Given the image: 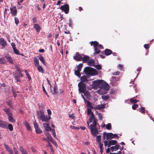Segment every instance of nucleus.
I'll return each instance as SVG.
<instances>
[{
	"mask_svg": "<svg viewBox=\"0 0 154 154\" xmlns=\"http://www.w3.org/2000/svg\"><path fill=\"white\" fill-rule=\"evenodd\" d=\"M84 72L87 75L94 76L97 74L96 70L92 67L87 66L84 69Z\"/></svg>",
	"mask_w": 154,
	"mask_h": 154,
	"instance_id": "f257e3e1",
	"label": "nucleus"
},
{
	"mask_svg": "<svg viewBox=\"0 0 154 154\" xmlns=\"http://www.w3.org/2000/svg\"><path fill=\"white\" fill-rule=\"evenodd\" d=\"M78 86L79 92L83 93L86 91V85L85 83L79 82L78 84Z\"/></svg>",
	"mask_w": 154,
	"mask_h": 154,
	"instance_id": "f03ea898",
	"label": "nucleus"
},
{
	"mask_svg": "<svg viewBox=\"0 0 154 154\" xmlns=\"http://www.w3.org/2000/svg\"><path fill=\"white\" fill-rule=\"evenodd\" d=\"M60 9L63 11H64L65 13L67 14L69 11V6L68 4H66L63 5L61 6Z\"/></svg>",
	"mask_w": 154,
	"mask_h": 154,
	"instance_id": "7ed1b4c3",
	"label": "nucleus"
},
{
	"mask_svg": "<svg viewBox=\"0 0 154 154\" xmlns=\"http://www.w3.org/2000/svg\"><path fill=\"white\" fill-rule=\"evenodd\" d=\"M102 80H97L94 81L93 82V84H92V87L94 88H96L97 87L100 86L103 84Z\"/></svg>",
	"mask_w": 154,
	"mask_h": 154,
	"instance_id": "20e7f679",
	"label": "nucleus"
},
{
	"mask_svg": "<svg viewBox=\"0 0 154 154\" xmlns=\"http://www.w3.org/2000/svg\"><path fill=\"white\" fill-rule=\"evenodd\" d=\"M88 126L92 135L96 136V134L98 133V131L96 127L93 126L92 125H90V126Z\"/></svg>",
	"mask_w": 154,
	"mask_h": 154,
	"instance_id": "39448f33",
	"label": "nucleus"
},
{
	"mask_svg": "<svg viewBox=\"0 0 154 154\" xmlns=\"http://www.w3.org/2000/svg\"><path fill=\"white\" fill-rule=\"evenodd\" d=\"M115 137L118 139L119 137L116 134H113L112 133H108L106 134V139L108 140H109L112 138H114Z\"/></svg>",
	"mask_w": 154,
	"mask_h": 154,
	"instance_id": "423d86ee",
	"label": "nucleus"
},
{
	"mask_svg": "<svg viewBox=\"0 0 154 154\" xmlns=\"http://www.w3.org/2000/svg\"><path fill=\"white\" fill-rule=\"evenodd\" d=\"M82 54H80L79 52L76 53L75 55L73 57V59L76 61H81L82 58Z\"/></svg>",
	"mask_w": 154,
	"mask_h": 154,
	"instance_id": "0eeeda50",
	"label": "nucleus"
},
{
	"mask_svg": "<svg viewBox=\"0 0 154 154\" xmlns=\"http://www.w3.org/2000/svg\"><path fill=\"white\" fill-rule=\"evenodd\" d=\"M81 82H80L84 83V82H88L89 80L87 78H89L88 75H84L81 77L80 76Z\"/></svg>",
	"mask_w": 154,
	"mask_h": 154,
	"instance_id": "6e6552de",
	"label": "nucleus"
},
{
	"mask_svg": "<svg viewBox=\"0 0 154 154\" xmlns=\"http://www.w3.org/2000/svg\"><path fill=\"white\" fill-rule=\"evenodd\" d=\"M51 116L48 117L47 115H44L40 119L42 122H48L51 119Z\"/></svg>",
	"mask_w": 154,
	"mask_h": 154,
	"instance_id": "1a4fd4ad",
	"label": "nucleus"
},
{
	"mask_svg": "<svg viewBox=\"0 0 154 154\" xmlns=\"http://www.w3.org/2000/svg\"><path fill=\"white\" fill-rule=\"evenodd\" d=\"M82 61L83 63H87L88 62L89 60H90V57L88 56L85 55L84 54H82Z\"/></svg>",
	"mask_w": 154,
	"mask_h": 154,
	"instance_id": "9d476101",
	"label": "nucleus"
},
{
	"mask_svg": "<svg viewBox=\"0 0 154 154\" xmlns=\"http://www.w3.org/2000/svg\"><path fill=\"white\" fill-rule=\"evenodd\" d=\"M15 67L17 71L20 74V76L22 77H23V75L22 74V72H23V70L20 68V67L18 65H15Z\"/></svg>",
	"mask_w": 154,
	"mask_h": 154,
	"instance_id": "9b49d317",
	"label": "nucleus"
},
{
	"mask_svg": "<svg viewBox=\"0 0 154 154\" xmlns=\"http://www.w3.org/2000/svg\"><path fill=\"white\" fill-rule=\"evenodd\" d=\"M5 57L7 59L8 61L11 64L14 63V60L8 54H7L5 56Z\"/></svg>",
	"mask_w": 154,
	"mask_h": 154,
	"instance_id": "f8f14e48",
	"label": "nucleus"
},
{
	"mask_svg": "<svg viewBox=\"0 0 154 154\" xmlns=\"http://www.w3.org/2000/svg\"><path fill=\"white\" fill-rule=\"evenodd\" d=\"M4 146L6 150L8 151L10 154H14L12 149L8 146L6 144H4Z\"/></svg>",
	"mask_w": 154,
	"mask_h": 154,
	"instance_id": "ddd939ff",
	"label": "nucleus"
},
{
	"mask_svg": "<svg viewBox=\"0 0 154 154\" xmlns=\"http://www.w3.org/2000/svg\"><path fill=\"white\" fill-rule=\"evenodd\" d=\"M105 104L96 105L94 107V110H96V109L101 110L104 109L105 107Z\"/></svg>",
	"mask_w": 154,
	"mask_h": 154,
	"instance_id": "4468645a",
	"label": "nucleus"
},
{
	"mask_svg": "<svg viewBox=\"0 0 154 154\" xmlns=\"http://www.w3.org/2000/svg\"><path fill=\"white\" fill-rule=\"evenodd\" d=\"M0 127L3 128H7V123L6 122L0 120Z\"/></svg>",
	"mask_w": 154,
	"mask_h": 154,
	"instance_id": "2eb2a0df",
	"label": "nucleus"
},
{
	"mask_svg": "<svg viewBox=\"0 0 154 154\" xmlns=\"http://www.w3.org/2000/svg\"><path fill=\"white\" fill-rule=\"evenodd\" d=\"M10 9L11 14H12V16H16L17 13V11L16 8V7H13V8H11Z\"/></svg>",
	"mask_w": 154,
	"mask_h": 154,
	"instance_id": "dca6fc26",
	"label": "nucleus"
},
{
	"mask_svg": "<svg viewBox=\"0 0 154 154\" xmlns=\"http://www.w3.org/2000/svg\"><path fill=\"white\" fill-rule=\"evenodd\" d=\"M45 133L48 139L49 140L51 141L53 143H54V139L49 133L46 131L45 132Z\"/></svg>",
	"mask_w": 154,
	"mask_h": 154,
	"instance_id": "f3484780",
	"label": "nucleus"
},
{
	"mask_svg": "<svg viewBox=\"0 0 154 154\" xmlns=\"http://www.w3.org/2000/svg\"><path fill=\"white\" fill-rule=\"evenodd\" d=\"M37 113L38 117L39 119L45 115L44 111L43 110H40L39 111H37Z\"/></svg>",
	"mask_w": 154,
	"mask_h": 154,
	"instance_id": "a211bd4d",
	"label": "nucleus"
},
{
	"mask_svg": "<svg viewBox=\"0 0 154 154\" xmlns=\"http://www.w3.org/2000/svg\"><path fill=\"white\" fill-rule=\"evenodd\" d=\"M14 77L15 79L17 82H21L20 78H22L19 73L18 74L17 72H16L14 75Z\"/></svg>",
	"mask_w": 154,
	"mask_h": 154,
	"instance_id": "6ab92c4d",
	"label": "nucleus"
},
{
	"mask_svg": "<svg viewBox=\"0 0 154 154\" xmlns=\"http://www.w3.org/2000/svg\"><path fill=\"white\" fill-rule=\"evenodd\" d=\"M0 43L2 46L5 48L7 45V43L6 41L3 38H0Z\"/></svg>",
	"mask_w": 154,
	"mask_h": 154,
	"instance_id": "aec40b11",
	"label": "nucleus"
},
{
	"mask_svg": "<svg viewBox=\"0 0 154 154\" xmlns=\"http://www.w3.org/2000/svg\"><path fill=\"white\" fill-rule=\"evenodd\" d=\"M4 111L5 112V113L9 116L11 115H12V113L11 112V110L9 108H5L3 109Z\"/></svg>",
	"mask_w": 154,
	"mask_h": 154,
	"instance_id": "412c9836",
	"label": "nucleus"
},
{
	"mask_svg": "<svg viewBox=\"0 0 154 154\" xmlns=\"http://www.w3.org/2000/svg\"><path fill=\"white\" fill-rule=\"evenodd\" d=\"M45 130L47 131H51V129L48 123H44L43 124Z\"/></svg>",
	"mask_w": 154,
	"mask_h": 154,
	"instance_id": "4be33fe9",
	"label": "nucleus"
},
{
	"mask_svg": "<svg viewBox=\"0 0 154 154\" xmlns=\"http://www.w3.org/2000/svg\"><path fill=\"white\" fill-rule=\"evenodd\" d=\"M95 119V117L93 113H92V114H91V116L89 117V121L87 122L88 125L89 126V123L91 122H92L93 120Z\"/></svg>",
	"mask_w": 154,
	"mask_h": 154,
	"instance_id": "5701e85b",
	"label": "nucleus"
},
{
	"mask_svg": "<svg viewBox=\"0 0 154 154\" xmlns=\"http://www.w3.org/2000/svg\"><path fill=\"white\" fill-rule=\"evenodd\" d=\"M117 143V142L116 140H112L109 141L108 142V147H109L111 145H113L116 144Z\"/></svg>",
	"mask_w": 154,
	"mask_h": 154,
	"instance_id": "b1692460",
	"label": "nucleus"
},
{
	"mask_svg": "<svg viewBox=\"0 0 154 154\" xmlns=\"http://www.w3.org/2000/svg\"><path fill=\"white\" fill-rule=\"evenodd\" d=\"M87 63L88 65L90 66H94L95 62L92 59L89 60Z\"/></svg>",
	"mask_w": 154,
	"mask_h": 154,
	"instance_id": "393cba45",
	"label": "nucleus"
},
{
	"mask_svg": "<svg viewBox=\"0 0 154 154\" xmlns=\"http://www.w3.org/2000/svg\"><path fill=\"white\" fill-rule=\"evenodd\" d=\"M104 53L106 55L108 56L112 53V51L111 50L106 49L104 51Z\"/></svg>",
	"mask_w": 154,
	"mask_h": 154,
	"instance_id": "a878e982",
	"label": "nucleus"
},
{
	"mask_svg": "<svg viewBox=\"0 0 154 154\" xmlns=\"http://www.w3.org/2000/svg\"><path fill=\"white\" fill-rule=\"evenodd\" d=\"M34 28L36 29L37 32H39L41 30V28L38 24H35L33 26Z\"/></svg>",
	"mask_w": 154,
	"mask_h": 154,
	"instance_id": "bb28decb",
	"label": "nucleus"
},
{
	"mask_svg": "<svg viewBox=\"0 0 154 154\" xmlns=\"http://www.w3.org/2000/svg\"><path fill=\"white\" fill-rule=\"evenodd\" d=\"M91 45H93L95 48H96L99 45V43L97 41H91L90 42Z\"/></svg>",
	"mask_w": 154,
	"mask_h": 154,
	"instance_id": "cd10ccee",
	"label": "nucleus"
},
{
	"mask_svg": "<svg viewBox=\"0 0 154 154\" xmlns=\"http://www.w3.org/2000/svg\"><path fill=\"white\" fill-rule=\"evenodd\" d=\"M130 101L131 103L134 104L138 102L139 100H136L135 97H133L130 99Z\"/></svg>",
	"mask_w": 154,
	"mask_h": 154,
	"instance_id": "c85d7f7f",
	"label": "nucleus"
},
{
	"mask_svg": "<svg viewBox=\"0 0 154 154\" xmlns=\"http://www.w3.org/2000/svg\"><path fill=\"white\" fill-rule=\"evenodd\" d=\"M23 124L26 126V128L28 130H30L31 128L28 122H27L26 121H25V122H24Z\"/></svg>",
	"mask_w": 154,
	"mask_h": 154,
	"instance_id": "c756f323",
	"label": "nucleus"
},
{
	"mask_svg": "<svg viewBox=\"0 0 154 154\" xmlns=\"http://www.w3.org/2000/svg\"><path fill=\"white\" fill-rule=\"evenodd\" d=\"M58 92L57 87L56 85H54V90L52 94H56Z\"/></svg>",
	"mask_w": 154,
	"mask_h": 154,
	"instance_id": "7c9ffc66",
	"label": "nucleus"
},
{
	"mask_svg": "<svg viewBox=\"0 0 154 154\" xmlns=\"http://www.w3.org/2000/svg\"><path fill=\"white\" fill-rule=\"evenodd\" d=\"M87 103V104L86 106L87 107L91 109H94V107L92 106L91 103L88 100L86 101Z\"/></svg>",
	"mask_w": 154,
	"mask_h": 154,
	"instance_id": "2f4dec72",
	"label": "nucleus"
},
{
	"mask_svg": "<svg viewBox=\"0 0 154 154\" xmlns=\"http://www.w3.org/2000/svg\"><path fill=\"white\" fill-rule=\"evenodd\" d=\"M74 71L75 75L79 77H80L81 75L80 73V71L75 69H74Z\"/></svg>",
	"mask_w": 154,
	"mask_h": 154,
	"instance_id": "473e14b6",
	"label": "nucleus"
},
{
	"mask_svg": "<svg viewBox=\"0 0 154 154\" xmlns=\"http://www.w3.org/2000/svg\"><path fill=\"white\" fill-rule=\"evenodd\" d=\"M94 51H95L93 53L94 56H95L96 54H98L100 52V51L97 48H94Z\"/></svg>",
	"mask_w": 154,
	"mask_h": 154,
	"instance_id": "72a5a7b5",
	"label": "nucleus"
},
{
	"mask_svg": "<svg viewBox=\"0 0 154 154\" xmlns=\"http://www.w3.org/2000/svg\"><path fill=\"white\" fill-rule=\"evenodd\" d=\"M20 150L22 154H28L26 151L22 146L20 147Z\"/></svg>",
	"mask_w": 154,
	"mask_h": 154,
	"instance_id": "f704fd0d",
	"label": "nucleus"
},
{
	"mask_svg": "<svg viewBox=\"0 0 154 154\" xmlns=\"http://www.w3.org/2000/svg\"><path fill=\"white\" fill-rule=\"evenodd\" d=\"M8 120L11 122H13L15 121V120L12 117V115H11L8 116Z\"/></svg>",
	"mask_w": 154,
	"mask_h": 154,
	"instance_id": "c9c22d12",
	"label": "nucleus"
},
{
	"mask_svg": "<svg viewBox=\"0 0 154 154\" xmlns=\"http://www.w3.org/2000/svg\"><path fill=\"white\" fill-rule=\"evenodd\" d=\"M34 62L35 66H39V61L37 59L35 58L34 59Z\"/></svg>",
	"mask_w": 154,
	"mask_h": 154,
	"instance_id": "e433bc0d",
	"label": "nucleus"
},
{
	"mask_svg": "<svg viewBox=\"0 0 154 154\" xmlns=\"http://www.w3.org/2000/svg\"><path fill=\"white\" fill-rule=\"evenodd\" d=\"M83 66V64L82 63H81L79 64L77 67V70L80 71Z\"/></svg>",
	"mask_w": 154,
	"mask_h": 154,
	"instance_id": "4c0bfd02",
	"label": "nucleus"
},
{
	"mask_svg": "<svg viewBox=\"0 0 154 154\" xmlns=\"http://www.w3.org/2000/svg\"><path fill=\"white\" fill-rule=\"evenodd\" d=\"M5 60L4 57L0 58V63L1 64H5Z\"/></svg>",
	"mask_w": 154,
	"mask_h": 154,
	"instance_id": "58836bf2",
	"label": "nucleus"
},
{
	"mask_svg": "<svg viewBox=\"0 0 154 154\" xmlns=\"http://www.w3.org/2000/svg\"><path fill=\"white\" fill-rule=\"evenodd\" d=\"M37 69L39 72H40L42 73H43V69L41 66H38L37 67Z\"/></svg>",
	"mask_w": 154,
	"mask_h": 154,
	"instance_id": "ea45409f",
	"label": "nucleus"
},
{
	"mask_svg": "<svg viewBox=\"0 0 154 154\" xmlns=\"http://www.w3.org/2000/svg\"><path fill=\"white\" fill-rule=\"evenodd\" d=\"M139 112L144 114L145 113V108L144 107H141L139 109Z\"/></svg>",
	"mask_w": 154,
	"mask_h": 154,
	"instance_id": "a19ab883",
	"label": "nucleus"
},
{
	"mask_svg": "<svg viewBox=\"0 0 154 154\" xmlns=\"http://www.w3.org/2000/svg\"><path fill=\"white\" fill-rule=\"evenodd\" d=\"M106 128L108 130H110L112 128L111 124V123H108L106 125Z\"/></svg>",
	"mask_w": 154,
	"mask_h": 154,
	"instance_id": "79ce46f5",
	"label": "nucleus"
},
{
	"mask_svg": "<svg viewBox=\"0 0 154 154\" xmlns=\"http://www.w3.org/2000/svg\"><path fill=\"white\" fill-rule=\"evenodd\" d=\"M96 139L97 141L99 143H101V136L100 135L97 136Z\"/></svg>",
	"mask_w": 154,
	"mask_h": 154,
	"instance_id": "37998d69",
	"label": "nucleus"
},
{
	"mask_svg": "<svg viewBox=\"0 0 154 154\" xmlns=\"http://www.w3.org/2000/svg\"><path fill=\"white\" fill-rule=\"evenodd\" d=\"M36 132L37 134H41L42 132V131L40 128H38L36 129H35Z\"/></svg>",
	"mask_w": 154,
	"mask_h": 154,
	"instance_id": "c03bdc74",
	"label": "nucleus"
},
{
	"mask_svg": "<svg viewBox=\"0 0 154 154\" xmlns=\"http://www.w3.org/2000/svg\"><path fill=\"white\" fill-rule=\"evenodd\" d=\"M14 53L17 54L19 55L20 54V53H19V51L16 48H14V49H13Z\"/></svg>",
	"mask_w": 154,
	"mask_h": 154,
	"instance_id": "a18cd8bd",
	"label": "nucleus"
},
{
	"mask_svg": "<svg viewBox=\"0 0 154 154\" xmlns=\"http://www.w3.org/2000/svg\"><path fill=\"white\" fill-rule=\"evenodd\" d=\"M97 121V120L96 119H94L93 121V124H91L90 125H92L94 127H96Z\"/></svg>",
	"mask_w": 154,
	"mask_h": 154,
	"instance_id": "49530a36",
	"label": "nucleus"
},
{
	"mask_svg": "<svg viewBox=\"0 0 154 154\" xmlns=\"http://www.w3.org/2000/svg\"><path fill=\"white\" fill-rule=\"evenodd\" d=\"M101 97L102 98L105 100H106L109 98V97L108 96L104 95L102 96Z\"/></svg>",
	"mask_w": 154,
	"mask_h": 154,
	"instance_id": "de8ad7c7",
	"label": "nucleus"
},
{
	"mask_svg": "<svg viewBox=\"0 0 154 154\" xmlns=\"http://www.w3.org/2000/svg\"><path fill=\"white\" fill-rule=\"evenodd\" d=\"M25 72L26 75V76L27 77L28 79L29 80H31V78L30 77V76L28 72L26 70L25 71Z\"/></svg>",
	"mask_w": 154,
	"mask_h": 154,
	"instance_id": "09e8293b",
	"label": "nucleus"
},
{
	"mask_svg": "<svg viewBox=\"0 0 154 154\" xmlns=\"http://www.w3.org/2000/svg\"><path fill=\"white\" fill-rule=\"evenodd\" d=\"M52 132L53 135L54 136V137L56 139H57V137L56 136V132L54 129H52Z\"/></svg>",
	"mask_w": 154,
	"mask_h": 154,
	"instance_id": "8fccbe9b",
	"label": "nucleus"
},
{
	"mask_svg": "<svg viewBox=\"0 0 154 154\" xmlns=\"http://www.w3.org/2000/svg\"><path fill=\"white\" fill-rule=\"evenodd\" d=\"M87 111V114L89 115H90L92 114V113H93L91 111V110L90 108H88Z\"/></svg>",
	"mask_w": 154,
	"mask_h": 154,
	"instance_id": "3c124183",
	"label": "nucleus"
},
{
	"mask_svg": "<svg viewBox=\"0 0 154 154\" xmlns=\"http://www.w3.org/2000/svg\"><path fill=\"white\" fill-rule=\"evenodd\" d=\"M138 107V105L137 104H134L132 106V109L133 110H135Z\"/></svg>",
	"mask_w": 154,
	"mask_h": 154,
	"instance_id": "603ef678",
	"label": "nucleus"
},
{
	"mask_svg": "<svg viewBox=\"0 0 154 154\" xmlns=\"http://www.w3.org/2000/svg\"><path fill=\"white\" fill-rule=\"evenodd\" d=\"M94 67L98 70H99L101 69V66L99 64L95 65Z\"/></svg>",
	"mask_w": 154,
	"mask_h": 154,
	"instance_id": "864d4df0",
	"label": "nucleus"
},
{
	"mask_svg": "<svg viewBox=\"0 0 154 154\" xmlns=\"http://www.w3.org/2000/svg\"><path fill=\"white\" fill-rule=\"evenodd\" d=\"M112 80L111 82H116V81L118 80L117 78H116L114 76H112Z\"/></svg>",
	"mask_w": 154,
	"mask_h": 154,
	"instance_id": "5fc2aeb1",
	"label": "nucleus"
},
{
	"mask_svg": "<svg viewBox=\"0 0 154 154\" xmlns=\"http://www.w3.org/2000/svg\"><path fill=\"white\" fill-rule=\"evenodd\" d=\"M42 87L43 91L45 93V94L47 95V96L48 97H49V95H48V93H47L46 90H45V87H44V86L43 85H42Z\"/></svg>",
	"mask_w": 154,
	"mask_h": 154,
	"instance_id": "6e6d98bb",
	"label": "nucleus"
},
{
	"mask_svg": "<svg viewBox=\"0 0 154 154\" xmlns=\"http://www.w3.org/2000/svg\"><path fill=\"white\" fill-rule=\"evenodd\" d=\"M8 128L11 131H13V127L12 125L10 124H9L8 125Z\"/></svg>",
	"mask_w": 154,
	"mask_h": 154,
	"instance_id": "4d7b16f0",
	"label": "nucleus"
},
{
	"mask_svg": "<svg viewBox=\"0 0 154 154\" xmlns=\"http://www.w3.org/2000/svg\"><path fill=\"white\" fill-rule=\"evenodd\" d=\"M34 125L35 129H36L38 127V124L35 121L34 122Z\"/></svg>",
	"mask_w": 154,
	"mask_h": 154,
	"instance_id": "13d9d810",
	"label": "nucleus"
},
{
	"mask_svg": "<svg viewBox=\"0 0 154 154\" xmlns=\"http://www.w3.org/2000/svg\"><path fill=\"white\" fill-rule=\"evenodd\" d=\"M39 60H40L41 61V62L43 63H44L45 62V60L44 59V57L42 56H41L40 57H39Z\"/></svg>",
	"mask_w": 154,
	"mask_h": 154,
	"instance_id": "bf43d9fd",
	"label": "nucleus"
},
{
	"mask_svg": "<svg viewBox=\"0 0 154 154\" xmlns=\"http://www.w3.org/2000/svg\"><path fill=\"white\" fill-rule=\"evenodd\" d=\"M14 20H15V23L17 25L19 23V20L17 18L15 17L14 18Z\"/></svg>",
	"mask_w": 154,
	"mask_h": 154,
	"instance_id": "052dcab7",
	"label": "nucleus"
},
{
	"mask_svg": "<svg viewBox=\"0 0 154 154\" xmlns=\"http://www.w3.org/2000/svg\"><path fill=\"white\" fill-rule=\"evenodd\" d=\"M103 87H104V88L107 90H109L110 88V87L108 84L105 85H103Z\"/></svg>",
	"mask_w": 154,
	"mask_h": 154,
	"instance_id": "680f3d73",
	"label": "nucleus"
},
{
	"mask_svg": "<svg viewBox=\"0 0 154 154\" xmlns=\"http://www.w3.org/2000/svg\"><path fill=\"white\" fill-rule=\"evenodd\" d=\"M120 146L118 145H116L115 146H114V148H115V151H116L118 150Z\"/></svg>",
	"mask_w": 154,
	"mask_h": 154,
	"instance_id": "e2e57ef3",
	"label": "nucleus"
},
{
	"mask_svg": "<svg viewBox=\"0 0 154 154\" xmlns=\"http://www.w3.org/2000/svg\"><path fill=\"white\" fill-rule=\"evenodd\" d=\"M7 103L8 105L11 108H12L13 107V106L12 105V103L11 101H9V102H7Z\"/></svg>",
	"mask_w": 154,
	"mask_h": 154,
	"instance_id": "0e129e2a",
	"label": "nucleus"
},
{
	"mask_svg": "<svg viewBox=\"0 0 154 154\" xmlns=\"http://www.w3.org/2000/svg\"><path fill=\"white\" fill-rule=\"evenodd\" d=\"M118 68L122 70L123 69V66L122 65L119 64L118 66Z\"/></svg>",
	"mask_w": 154,
	"mask_h": 154,
	"instance_id": "69168bd1",
	"label": "nucleus"
},
{
	"mask_svg": "<svg viewBox=\"0 0 154 154\" xmlns=\"http://www.w3.org/2000/svg\"><path fill=\"white\" fill-rule=\"evenodd\" d=\"M47 112L48 113V117L51 116H50L51 113V110L49 109H48L47 110Z\"/></svg>",
	"mask_w": 154,
	"mask_h": 154,
	"instance_id": "338daca9",
	"label": "nucleus"
},
{
	"mask_svg": "<svg viewBox=\"0 0 154 154\" xmlns=\"http://www.w3.org/2000/svg\"><path fill=\"white\" fill-rule=\"evenodd\" d=\"M144 48L146 49H148L149 48V44H145L144 45Z\"/></svg>",
	"mask_w": 154,
	"mask_h": 154,
	"instance_id": "774afa93",
	"label": "nucleus"
}]
</instances>
